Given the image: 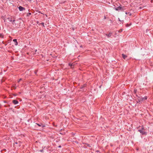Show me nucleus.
I'll return each mask as SVG.
<instances>
[{
    "label": "nucleus",
    "instance_id": "6",
    "mask_svg": "<svg viewBox=\"0 0 153 153\" xmlns=\"http://www.w3.org/2000/svg\"><path fill=\"white\" fill-rule=\"evenodd\" d=\"M21 142H16L15 143V144H18V147H19L21 146Z\"/></svg>",
    "mask_w": 153,
    "mask_h": 153
},
{
    "label": "nucleus",
    "instance_id": "12",
    "mask_svg": "<svg viewBox=\"0 0 153 153\" xmlns=\"http://www.w3.org/2000/svg\"><path fill=\"white\" fill-rule=\"evenodd\" d=\"M15 19H13L12 20V22H12V25H13L15 24Z\"/></svg>",
    "mask_w": 153,
    "mask_h": 153
},
{
    "label": "nucleus",
    "instance_id": "4",
    "mask_svg": "<svg viewBox=\"0 0 153 153\" xmlns=\"http://www.w3.org/2000/svg\"><path fill=\"white\" fill-rule=\"evenodd\" d=\"M19 9L20 11H22L25 10V8L23 7H22L21 6H19Z\"/></svg>",
    "mask_w": 153,
    "mask_h": 153
},
{
    "label": "nucleus",
    "instance_id": "9",
    "mask_svg": "<svg viewBox=\"0 0 153 153\" xmlns=\"http://www.w3.org/2000/svg\"><path fill=\"white\" fill-rule=\"evenodd\" d=\"M7 19L9 21L11 22H12V17H8L7 18Z\"/></svg>",
    "mask_w": 153,
    "mask_h": 153
},
{
    "label": "nucleus",
    "instance_id": "2",
    "mask_svg": "<svg viewBox=\"0 0 153 153\" xmlns=\"http://www.w3.org/2000/svg\"><path fill=\"white\" fill-rule=\"evenodd\" d=\"M114 9L116 10L119 11V10H124V9L123 7H120V6H119L117 8H114Z\"/></svg>",
    "mask_w": 153,
    "mask_h": 153
},
{
    "label": "nucleus",
    "instance_id": "17",
    "mask_svg": "<svg viewBox=\"0 0 153 153\" xmlns=\"http://www.w3.org/2000/svg\"><path fill=\"white\" fill-rule=\"evenodd\" d=\"M0 37L2 38H3V36L2 35V34H0Z\"/></svg>",
    "mask_w": 153,
    "mask_h": 153
},
{
    "label": "nucleus",
    "instance_id": "22",
    "mask_svg": "<svg viewBox=\"0 0 153 153\" xmlns=\"http://www.w3.org/2000/svg\"><path fill=\"white\" fill-rule=\"evenodd\" d=\"M41 151V152H42V150H41V151Z\"/></svg>",
    "mask_w": 153,
    "mask_h": 153
},
{
    "label": "nucleus",
    "instance_id": "18",
    "mask_svg": "<svg viewBox=\"0 0 153 153\" xmlns=\"http://www.w3.org/2000/svg\"><path fill=\"white\" fill-rule=\"evenodd\" d=\"M22 80V79H20L18 81V82H19Z\"/></svg>",
    "mask_w": 153,
    "mask_h": 153
},
{
    "label": "nucleus",
    "instance_id": "7",
    "mask_svg": "<svg viewBox=\"0 0 153 153\" xmlns=\"http://www.w3.org/2000/svg\"><path fill=\"white\" fill-rule=\"evenodd\" d=\"M13 102L15 105L17 104L18 103V101L16 100H13Z\"/></svg>",
    "mask_w": 153,
    "mask_h": 153
},
{
    "label": "nucleus",
    "instance_id": "13",
    "mask_svg": "<svg viewBox=\"0 0 153 153\" xmlns=\"http://www.w3.org/2000/svg\"><path fill=\"white\" fill-rule=\"evenodd\" d=\"M74 65V64L73 63H72V64L69 63V65L71 66V68H72V66L73 65Z\"/></svg>",
    "mask_w": 153,
    "mask_h": 153
},
{
    "label": "nucleus",
    "instance_id": "5",
    "mask_svg": "<svg viewBox=\"0 0 153 153\" xmlns=\"http://www.w3.org/2000/svg\"><path fill=\"white\" fill-rule=\"evenodd\" d=\"M36 124L39 127H43L45 126L42 123L38 124L36 123Z\"/></svg>",
    "mask_w": 153,
    "mask_h": 153
},
{
    "label": "nucleus",
    "instance_id": "14",
    "mask_svg": "<svg viewBox=\"0 0 153 153\" xmlns=\"http://www.w3.org/2000/svg\"><path fill=\"white\" fill-rule=\"evenodd\" d=\"M126 14L129 15L130 16H131V13H130V12H126Z\"/></svg>",
    "mask_w": 153,
    "mask_h": 153
},
{
    "label": "nucleus",
    "instance_id": "8",
    "mask_svg": "<svg viewBox=\"0 0 153 153\" xmlns=\"http://www.w3.org/2000/svg\"><path fill=\"white\" fill-rule=\"evenodd\" d=\"M112 33H109L108 34H106V36H107L108 38H109L112 35Z\"/></svg>",
    "mask_w": 153,
    "mask_h": 153
},
{
    "label": "nucleus",
    "instance_id": "11",
    "mask_svg": "<svg viewBox=\"0 0 153 153\" xmlns=\"http://www.w3.org/2000/svg\"><path fill=\"white\" fill-rule=\"evenodd\" d=\"M122 56L123 58L124 59H125L127 57V56L124 54H122Z\"/></svg>",
    "mask_w": 153,
    "mask_h": 153
},
{
    "label": "nucleus",
    "instance_id": "24",
    "mask_svg": "<svg viewBox=\"0 0 153 153\" xmlns=\"http://www.w3.org/2000/svg\"><path fill=\"white\" fill-rule=\"evenodd\" d=\"M35 73L36 74V72H35Z\"/></svg>",
    "mask_w": 153,
    "mask_h": 153
},
{
    "label": "nucleus",
    "instance_id": "20",
    "mask_svg": "<svg viewBox=\"0 0 153 153\" xmlns=\"http://www.w3.org/2000/svg\"><path fill=\"white\" fill-rule=\"evenodd\" d=\"M59 148H61V146H59Z\"/></svg>",
    "mask_w": 153,
    "mask_h": 153
},
{
    "label": "nucleus",
    "instance_id": "23",
    "mask_svg": "<svg viewBox=\"0 0 153 153\" xmlns=\"http://www.w3.org/2000/svg\"><path fill=\"white\" fill-rule=\"evenodd\" d=\"M118 19H119V21H120V20L119 19V18H118Z\"/></svg>",
    "mask_w": 153,
    "mask_h": 153
},
{
    "label": "nucleus",
    "instance_id": "19",
    "mask_svg": "<svg viewBox=\"0 0 153 153\" xmlns=\"http://www.w3.org/2000/svg\"><path fill=\"white\" fill-rule=\"evenodd\" d=\"M122 30L121 29V30H120L119 31H118L119 32H122Z\"/></svg>",
    "mask_w": 153,
    "mask_h": 153
},
{
    "label": "nucleus",
    "instance_id": "21",
    "mask_svg": "<svg viewBox=\"0 0 153 153\" xmlns=\"http://www.w3.org/2000/svg\"><path fill=\"white\" fill-rule=\"evenodd\" d=\"M27 0L28 1H31L32 0Z\"/></svg>",
    "mask_w": 153,
    "mask_h": 153
},
{
    "label": "nucleus",
    "instance_id": "3",
    "mask_svg": "<svg viewBox=\"0 0 153 153\" xmlns=\"http://www.w3.org/2000/svg\"><path fill=\"white\" fill-rule=\"evenodd\" d=\"M147 99V97L145 96L144 97L141 98L139 100V101L140 102V101H142L144 100H146Z\"/></svg>",
    "mask_w": 153,
    "mask_h": 153
},
{
    "label": "nucleus",
    "instance_id": "16",
    "mask_svg": "<svg viewBox=\"0 0 153 153\" xmlns=\"http://www.w3.org/2000/svg\"><path fill=\"white\" fill-rule=\"evenodd\" d=\"M40 24L41 25H42L43 27H45L44 23L42 22Z\"/></svg>",
    "mask_w": 153,
    "mask_h": 153
},
{
    "label": "nucleus",
    "instance_id": "1",
    "mask_svg": "<svg viewBox=\"0 0 153 153\" xmlns=\"http://www.w3.org/2000/svg\"><path fill=\"white\" fill-rule=\"evenodd\" d=\"M138 131L143 135L145 134H146V132L144 131V128L143 127H141V129L139 128L138 130Z\"/></svg>",
    "mask_w": 153,
    "mask_h": 153
},
{
    "label": "nucleus",
    "instance_id": "10",
    "mask_svg": "<svg viewBox=\"0 0 153 153\" xmlns=\"http://www.w3.org/2000/svg\"><path fill=\"white\" fill-rule=\"evenodd\" d=\"M13 41L15 43V45H18V43L17 42V40L16 39H14Z\"/></svg>",
    "mask_w": 153,
    "mask_h": 153
},
{
    "label": "nucleus",
    "instance_id": "15",
    "mask_svg": "<svg viewBox=\"0 0 153 153\" xmlns=\"http://www.w3.org/2000/svg\"><path fill=\"white\" fill-rule=\"evenodd\" d=\"M31 14V13H28L27 14V16H29Z\"/></svg>",
    "mask_w": 153,
    "mask_h": 153
}]
</instances>
